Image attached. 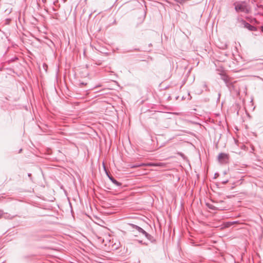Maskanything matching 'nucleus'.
Masks as SVG:
<instances>
[{"instance_id": "2", "label": "nucleus", "mask_w": 263, "mask_h": 263, "mask_svg": "<svg viewBox=\"0 0 263 263\" xmlns=\"http://www.w3.org/2000/svg\"><path fill=\"white\" fill-rule=\"evenodd\" d=\"M218 159L219 161L223 162L225 160L228 159V156L227 154L224 153H220L218 156Z\"/></svg>"}, {"instance_id": "3", "label": "nucleus", "mask_w": 263, "mask_h": 263, "mask_svg": "<svg viewBox=\"0 0 263 263\" xmlns=\"http://www.w3.org/2000/svg\"><path fill=\"white\" fill-rule=\"evenodd\" d=\"M243 23L245 25V27L246 28H248L249 30H251V31L254 30L255 27L253 26L250 25L249 23H248L244 21H243Z\"/></svg>"}, {"instance_id": "4", "label": "nucleus", "mask_w": 263, "mask_h": 263, "mask_svg": "<svg viewBox=\"0 0 263 263\" xmlns=\"http://www.w3.org/2000/svg\"><path fill=\"white\" fill-rule=\"evenodd\" d=\"M222 79L224 81V82L226 83L227 86L228 87H230V85L231 84L230 82H229V78L228 76H222Z\"/></svg>"}, {"instance_id": "11", "label": "nucleus", "mask_w": 263, "mask_h": 263, "mask_svg": "<svg viewBox=\"0 0 263 263\" xmlns=\"http://www.w3.org/2000/svg\"><path fill=\"white\" fill-rule=\"evenodd\" d=\"M3 214V212L2 211L0 210V218L2 217Z\"/></svg>"}, {"instance_id": "14", "label": "nucleus", "mask_w": 263, "mask_h": 263, "mask_svg": "<svg viewBox=\"0 0 263 263\" xmlns=\"http://www.w3.org/2000/svg\"><path fill=\"white\" fill-rule=\"evenodd\" d=\"M261 31L263 32V26L261 27Z\"/></svg>"}, {"instance_id": "5", "label": "nucleus", "mask_w": 263, "mask_h": 263, "mask_svg": "<svg viewBox=\"0 0 263 263\" xmlns=\"http://www.w3.org/2000/svg\"><path fill=\"white\" fill-rule=\"evenodd\" d=\"M134 228H135L138 232H139L140 233L143 234V235H145V234H146V232L145 231H144L143 229H142L141 227L138 226H136L135 225Z\"/></svg>"}, {"instance_id": "10", "label": "nucleus", "mask_w": 263, "mask_h": 263, "mask_svg": "<svg viewBox=\"0 0 263 263\" xmlns=\"http://www.w3.org/2000/svg\"><path fill=\"white\" fill-rule=\"evenodd\" d=\"M177 2L180 3H182L183 2H184L185 1V0H176Z\"/></svg>"}, {"instance_id": "13", "label": "nucleus", "mask_w": 263, "mask_h": 263, "mask_svg": "<svg viewBox=\"0 0 263 263\" xmlns=\"http://www.w3.org/2000/svg\"><path fill=\"white\" fill-rule=\"evenodd\" d=\"M228 182V180H226V181H223V182H222V183H223V184H226V183H227Z\"/></svg>"}, {"instance_id": "6", "label": "nucleus", "mask_w": 263, "mask_h": 263, "mask_svg": "<svg viewBox=\"0 0 263 263\" xmlns=\"http://www.w3.org/2000/svg\"><path fill=\"white\" fill-rule=\"evenodd\" d=\"M144 236L146 237V238L148 240H149L151 242H155V240L154 238L153 237V236H152L148 233H146V234H145V235Z\"/></svg>"}, {"instance_id": "8", "label": "nucleus", "mask_w": 263, "mask_h": 263, "mask_svg": "<svg viewBox=\"0 0 263 263\" xmlns=\"http://www.w3.org/2000/svg\"><path fill=\"white\" fill-rule=\"evenodd\" d=\"M148 166H163L164 165V164L163 163H151L147 164Z\"/></svg>"}, {"instance_id": "7", "label": "nucleus", "mask_w": 263, "mask_h": 263, "mask_svg": "<svg viewBox=\"0 0 263 263\" xmlns=\"http://www.w3.org/2000/svg\"><path fill=\"white\" fill-rule=\"evenodd\" d=\"M109 178L111 181V182L116 185L117 186H120L121 185V183L119 182H118L115 178H114L112 177H109Z\"/></svg>"}, {"instance_id": "12", "label": "nucleus", "mask_w": 263, "mask_h": 263, "mask_svg": "<svg viewBox=\"0 0 263 263\" xmlns=\"http://www.w3.org/2000/svg\"><path fill=\"white\" fill-rule=\"evenodd\" d=\"M142 165H145V164H142L141 165H138V166H142ZM137 167V166H132V167Z\"/></svg>"}, {"instance_id": "9", "label": "nucleus", "mask_w": 263, "mask_h": 263, "mask_svg": "<svg viewBox=\"0 0 263 263\" xmlns=\"http://www.w3.org/2000/svg\"><path fill=\"white\" fill-rule=\"evenodd\" d=\"M206 205L209 209H212V210H215V209H218V208L216 207L215 206H214L212 204H209V203H207Z\"/></svg>"}, {"instance_id": "1", "label": "nucleus", "mask_w": 263, "mask_h": 263, "mask_svg": "<svg viewBox=\"0 0 263 263\" xmlns=\"http://www.w3.org/2000/svg\"><path fill=\"white\" fill-rule=\"evenodd\" d=\"M235 9L237 12H241L245 13H248L249 12V9L245 3H235Z\"/></svg>"}]
</instances>
